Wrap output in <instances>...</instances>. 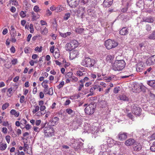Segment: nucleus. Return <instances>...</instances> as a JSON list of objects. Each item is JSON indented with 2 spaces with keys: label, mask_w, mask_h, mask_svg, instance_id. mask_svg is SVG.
<instances>
[{
  "label": "nucleus",
  "mask_w": 155,
  "mask_h": 155,
  "mask_svg": "<svg viewBox=\"0 0 155 155\" xmlns=\"http://www.w3.org/2000/svg\"><path fill=\"white\" fill-rule=\"evenodd\" d=\"M125 65V63L124 60H117L113 64L112 68L115 71H120L124 68Z\"/></svg>",
  "instance_id": "obj_1"
},
{
  "label": "nucleus",
  "mask_w": 155,
  "mask_h": 155,
  "mask_svg": "<svg viewBox=\"0 0 155 155\" xmlns=\"http://www.w3.org/2000/svg\"><path fill=\"white\" fill-rule=\"evenodd\" d=\"M95 63V61L94 59H91L87 57L83 60L81 63V64L87 67L93 66Z\"/></svg>",
  "instance_id": "obj_2"
},
{
  "label": "nucleus",
  "mask_w": 155,
  "mask_h": 155,
  "mask_svg": "<svg viewBox=\"0 0 155 155\" xmlns=\"http://www.w3.org/2000/svg\"><path fill=\"white\" fill-rule=\"evenodd\" d=\"M117 45V42L110 39L106 41L105 43V45L106 48L108 49H110L113 48H114Z\"/></svg>",
  "instance_id": "obj_3"
},
{
  "label": "nucleus",
  "mask_w": 155,
  "mask_h": 155,
  "mask_svg": "<svg viewBox=\"0 0 155 155\" xmlns=\"http://www.w3.org/2000/svg\"><path fill=\"white\" fill-rule=\"evenodd\" d=\"M131 110L132 113L135 115L140 116L141 110L137 104H134L131 106Z\"/></svg>",
  "instance_id": "obj_4"
},
{
  "label": "nucleus",
  "mask_w": 155,
  "mask_h": 155,
  "mask_svg": "<svg viewBox=\"0 0 155 155\" xmlns=\"http://www.w3.org/2000/svg\"><path fill=\"white\" fill-rule=\"evenodd\" d=\"M87 3V2H85L84 0L81 2V4L79 6V8L77 11L78 14H81L82 18L84 16L85 12L84 5Z\"/></svg>",
  "instance_id": "obj_5"
},
{
  "label": "nucleus",
  "mask_w": 155,
  "mask_h": 155,
  "mask_svg": "<svg viewBox=\"0 0 155 155\" xmlns=\"http://www.w3.org/2000/svg\"><path fill=\"white\" fill-rule=\"evenodd\" d=\"M95 107L94 104H89L84 109L85 113L88 115H91L94 111Z\"/></svg>",
  "instance_id": "obj_6"
},
{
  "label": "nucleus",
  "mask_w": 155,
  "mask_h": 155,
  "mask_svg": "<svg viewBox=\"0 0 155 155\" xmlns=\"http://www.w3.org/2000/svg\"><path fill=\"white\" fill-rule=\"evenodd\" d=\"M54 132L53 128L51 127H45L44 129V132L46 135L52 136Z\"/></svg>",
  "instance_id": "obj_7"
},
{
  "label": "nucleus",
  "mask_w": 155,
  "mask_h": 155,
  "mask_svg": "<svg viewBox=\"0 0 155 155\" xmlns=\"http://www.w3.org/2000/svg\"><path fill=\"white\" fill-rule=\"evenodd\" d=\"M146 63L148 65L155 64V55L149 57L146 61Z\"/></svg>",
  "instance_id": "obj_8"
},
{
  "label": "nucleus",
  "mask_w": 155,
  "mask_h": 155,
  "mask_svg": "<svg viewBox=\"0 0 155 155\" xmlns=\"http://www.w3.org/2000/svg\"><path fill=\"white\" fill-rule=\"evenodd\" d=\"M146 63L148 65L155 64V55L149 57L146 61Z\"/></svg>",
  "instance_id": "obj_9"
},
{
  "label": "nucleus",
  "mask_w": 155,
  "mask_h": 155,
  "mask_svg": "<svg viewBox=\"0 0 155 155\" xmlns=\"http://www.w3.org/2000/svg\"><path fill=\"white\" fill-rule=\"evenodd\" d=\"M67 2L70 7L75 8L78 5L79 0H67Z\"/></svg>",
  "instance_id": "obj_10"
},
{
  "label": "nucleus",
  "mask_w": 155,
  "mask_h": 155,
  "mask_svg": "<svg viewBox=\"0 0 155 155\" xmlns=\"http://www.w3.org/2000/svg\"><path fill=\"white\" fill-rule=\"evenodd\" d=\"M127 136V133L121 132L118 135V139L120 141H123L126 139Z\"/></svg>",
  "instance_id": "obj_11"
},
{
  "label": "nucleus",
  "mask_w": 155,
  "mask_h": 155,
  "mask_svg": "<svg viewBox=\"0 0 155 155\" xmlns=\"http://www.w3.org/2000/svg\"><path fill=\"white\" fill-rule=\"evenodd\" d=\"M154 21V18L151 16L144 17L143 18V21L148 23H153Z\"/></svg>",
  "instance_id": "obj_12"
},
{
  "label": "nucleus",
  "mask_w": 155,
  "mask_h": 155,
  "mask_svg": "<svg viewBox=\"0 0 155 155\" xmlns=\"http://www.w3.org/2000/svg\"><path fill=\"white\" fill-rule=\"evenodd\" d=\"M43 92L45 94H48L49 95H52L53 94V88L51 87L49 89L48 87H47L46 88H45L44 89Z\"/></svg>",
  "instance_id": "obj_13"
},
{
  "label": "nucleus",
  "mask_w": 155,
  "mask_h": 155,
  "mask_svg": "<svg viewBox=\"0 0 155 155\" xmlns=\"http://www.w3.org/2000/svg\"><path fill=\"white\" fill-rule=\"evenodd\" d=\"M133 148L136 151H139L142 148V146L139 143H135L133 145Z\"/></svg>",
  "instance_id": "obj_14"
},
{
  "label": "nucleus",
  "mask_w": 155,
  "mask_h": 155,
  "mask_svg": "<svg viewBox=\"0 0 155 155\" xmlns=\"http://www.w3.org/2000/svg\"><path fill=\"white\" fill-rule=\"evenodd\" d=\"M78 52L77 50H74L70 53V58L73 59L77 57Z\"/></svg>",
  "instance_id": "obj_15"
},
{
  "label": "nucleus",
  "mask_w": 155,
  "mask_h": 155,
  "mask_svg": "<svg viewBox=\"0 0 155 155\" xmlns=\"http://www.w3.org/2000/svg\"><path fill=\"white\" fill-rule=\"evenodd\" d=\"M135 140L133 139H129L125 141V143L127 146H130L134 144Z\"/></svg>",
  "instance_id": "obj_16"
},
{
  "label": "nucleus",
  "mask_w": 155,
  "mask_h": 155,
  "mask_svg": "<svg viewBox=\"0 0 155 155\" xmlns=\"http://www.w3.org/2000/svg\"><path fill=\"white\" fill-rule=\"evenodd\" d=\"M119 33L121 35H126L128 33V30L125 27L123 28L120 31Z\"/></svg>",
  "instance_id": "obj_17"
},
{
  "label": "nucleus",
  "mask_w": 155,
  "mask_h": 155,
  "mask_svg": "<svg viewBox=\"0 0 155 155\" xmlns=\"http://www.w3.org/2000/svg\"><path fill=\"white\" fill-rule=\"evenodd\" d=\"M143 67L142 64H138L136 66V70L138 72H142Z\"/></svg>",
  "instance_id": "obj_18"
},
{
  "label": "nucleus",
  "mask_w": 155,
  "mask_h": 155,
  "mask_svg": "<svg viewBox=\"0 0 155 155\" xmlns=\"http://www.w3.org/2000/svg\"><path fill=\"white\" fill-rule=\"evenodd\" d=\"M65 48L67 51H71L74 49L70 43H67L65 46Z\"/></svg>",
  "instance_id": "obj_19"
},
{
  "label": "nucleus",
  "mask_w": 155,
  "mask_h": 155,
  "mask_svg": "<svg viewBox=\"0 0 155 155\" xmlns=\"http://www.w3.org/2000/svg\"><path fill=\"white\" fill-rule=\"evenodd\" d=\"M70 43L74 49L78 47V42L75 40H73L71 41Z\"/></svg>",
  "instance_id": "obj_20"
},
{
  "label": "nucleus",
  "mask_w": 155,
  "mask_h": 155,
  "mask_svg": "<svg viewBox=\"0 0 155 155\" xmlns=\"http://www.w3.org/2000/svg\"><path fill=\"white\" fill-rule=\"evenodd\" d=\"M147 84L150 87L155 88V80H152L148 81Z\"/></svg>",
  "instance_id": "obj_21"
},
{
  "label": "nucleus",
  "mask_w": 155,
  "mask_h": 155,
  "mask_svg": "<svg viewBox=\"0 0 155 155\" xmlns=\"http://www.w3.org/2000/svg\"><path fill=\"white\" fill-rule=\"evenodd\" d=\"M83 144L81 142H79L77 143V145L75 144L73 146H74V148L76 150H77L81 148V147Z\"/></svg>",
  "instance_id": "obj_22"
},
{
  "label": "nucleus",
  "mask_w": 155,
  "mask_h": 155,
  "mask_svg": "<svg viewBox=\"0 0 155 155\" xmlns=\"http://www.w3.org/2000/svg\"><path fill=\"white\" fill-rule=\"evenodd\" d=\"M11 30L10 31L11 35H13L16 36V33L15 31V28L13 27V26H11Z\"/></svg>",
  "instance_id": "obj_23"
},
{
  "label": "nucleus",
  "mask_w": 155,
  "mask_h": 155,
  "mask_svg": "<svg viewBox=\"0 0 155 155\" xmlns=\"http://www.w3.org/2000/svg\"><path fill=\"white\" fill-rule=\"evenodd\" d=\"M60 54L59 50L57 49V51H55L54 53L53 54V55L55 59L58 58L59 57Z\"/></svg>",
  "instance_id": "obj_24"
},
{
  "label": "nucleus",
  "mask_w": 155,
  "mask_h": 155,
  "mask_svg": "<svg viewBox=\"0 0 155 155\" xmlns=\"http://www.w3.org/2000/svg\"><path fill=\"white\" fill-rule=\"evenodd\" d=\"M148 38L150 39H155V31H153L152 34L150 35Z\"/></svg>",
  "instance_id": "obj_25"
},
{
  "label": "nucleus",
  "mask_w": 155,
  "mask_h": 155,
  "mask_svg": "<svg viewBox=\"0 0 155 155\" xmlns=\"http://www.w3.org/2000/svg\"><path fill=\"white\" fill-rule=\"evenodd\" d=\"M99 86L98 85H94L93 87H92L90 90V92L91 93H92L96 89H98Z\"/></svg>",
  "instance_id": "obj_26"
},
{
  "label": "nucleus",
  "mask_w": 155,
  "mask_h": 155,
  "mask_svg": "<svg viewBox=\"0 0 155 155\" xmlns=\"http://www.w3.org/2000/svg\"><path fill=\"white\" fill-rule=\"evenodd\" d=\"M64 9V8L61 6H58L57 7H56L55 9V12H59L63 11Z\"/></svg>",
  "instance_id": "obj_27"
},
{
  "label": "nucleus",
  "mask_w": 155,
  "mask_h": 155,
  "mask_svg": "<svg viewBox=\"0 0 155 155\" xmlns=\"http://www.w3.org/2000/svg\"><path fill=\"white\" fill-rule=\"evenodd\" d=\"M151 27L150 25H147L145 27V29L146 30V33H148L149 31H150L151 30Z\"/></svg>",
  "instance_id": "obj_28"
},
{
  "label": "nucleus",
  "mask_w": 155,
  "mask_h": 155,
  "mask_svg": "<svg viewBox=\"0 0 155 155\" xmlns=\"http://www.w3.org/2000/svg\"><path fill=\"white\" fill-rule=\"evenodd\" d=\"M132 89L134 90L136 92L139 91V85H134V87L132 88Z\"/></svg>",
  "instance_id": "obj_29"
},
{
  "label": "nucleus",
  "mask_w": 155,
  "mask_h": 155,
  "mask_svg": "<svg viewBox=\"0 0 155 155\" xmlns=\"http://www.w3.org/2000/svg\"><path fill=\"white\" fill-rule=\"evenodd\" d=\"M32 20L33 21L35 20L38 18V17H36V15L35 14L34 12H32Z\"/></svg>",
  "instance_id": "obj_30"
},
{
  "label": "nucleus",
  "mask_w": 155,
  "mask_h": 155,
  "mask_svg": "<svg viewBox=\"0 0 155 155\" xmlns=\"http://www.w3.org/2000/svg\"><path fill=\"white\" fill-rule=\"evenodd\" d=\"M48 32V30L46 27L44 28L43 30H41V34L45 35H46Z\"/></svg>",
  "instance_id": "obj_31"
},
{
  "label": "nucleus",
  "mask_w": 155,
  "mask_h": 155,
  "mask_svg": "<svg viewBox=\"0 0 155 155\" xmlns=\"http://www.w3.org/2000/svg\"><path fill=\"white\" fill-rule=\"evenodd\" d=\"M7 147V145L6 144H1L0 145V149L1 150H5Z\"/></svg>",
  "instance_id": "obj_32"
},
{
  "label": "nucleus",
  "mask_w": 155,
  "mask_h": 155,
  "mask_svg": "<svg viewBox=\"0 0 155 155\" xmlns=\"http://www.w3.org/2000/svg\"><path fill=\"white\" fill-rule=\"evenodd\" d=\"M120 99L121 100L123 101H126L128 100V98L124 95H122L120 96Z\"/></svg>",
  "instance_id": "obj_33"
},
{
  "label": "nucleus",
  "mask_w": 155,
  "mask_h": 155,
  "mask_svg": "<svg viewBox=\"0 0 155 155\" xmlns=\"http://www.w3.org/2000/svg\"><path fill=\"white\" fill-rule=\"evenodd\" d=\"M70 14L69 13H68L65 14L64 17V19L65 20H67L68 18L70 17Z\"/></svg>",
  "instance_id": "obj_34"
},
{
  "label": "nucleus",
  "mask_w": 155,
  "mask_h": 155,
  "mask_svg": "<svg viewBox=\"0 0 155 155\" xmlns=\"http://www.w3.org/2000/svg\"><path fill=\"white\" fill-rule=\"evenodd\" d=\"M24 150L25 151H26L28 150V148H29V146L28 144L25 143L24 142Z\"/></svg>",
  "instance_id": "obj_35"
},
{
  "label": "nucleus",
  "mask_w": 155,
  "mask_h": 155,
  "mask_svg": "<svg viewBox=\"0 0 155 155\" xmlns=\"http://www.w3.org/2000/svg\"><path fill=\"white\" fill-rule=\"evenodd\" d=\"M150 150L153 152H155V141L153 142L152 146H151Z\"/></svg>",
  "instance_id": "obj_36"
},
{
  "label": "nucleus",
  "mask_w": 155,
  "mask_h": 155,
  "mask_svg": "<svg viewBox=\"0 0 155 155\" xmlns=\"http://www.w3.org/2000/svg\"><path fill=\"white\" fill-rule=\"evenodd\" d=\"M136 5L138 7L140 8L143 6V3L142 1H141L140 2H138L137 3Z\"/></svg>",
  "instance_id": "obj_37"
},
{
  "label": "nucleus",
  "mask_w": 155,
  "mask_h": 155,
  "mask_svg": "<svg viewBox=\"0 0 155 155\" xmlns=\"http://www.w3.org/2000/svg\"><path fill=\"white\" fill-rule=\"evenodd\" d=\"M73 73L72 72H69L67 73L66 75V77H68V78H71L72 76Z\"/></svg>",
  "instance_id": "obj_38"
},
{
  "label": "nucleus",
  "mask_w": 155,
  "mask_h": 155,
  "mask_svg": "<svg viewBox=\"0 0 155 155\" xmlns=\"http://www.w3.org/2000/svg\"><path fill=\"white\" fill-rule=\"evenodd\" d=\"M84 29L82 28H78L76 29V32L79 33H82L84 31Z\"/></svg>",
  "instance_id": "obj_39"
},
{
  "label": "nucleus",
  "mask_w": 155,
  "mask_h": 155,
  "mask_svg": "<svg viewBox=\"0 0 155 155\" xmlns=\"http://www.w3.org/2000/svg\"><path fill=\"white\" fill-rule=\"evenodd\" d=\"M64 81H62L60 82L59 85L57 86V87L58 88L60 89L64 86Z\"/></svg>",
  "instance_id": "obj_40"
},
{
  "label": "nucleus",
  "mask_w": 155,
  "mask_h": 155,
  "mask_svg": "<svg viewBox=\"0 0 155 155\" xmlns=\"http://www.w3.org/2000/svg\"><path fill=\"white\" fill-rule=\"evenodd\" d=\"M94 11L91 9H89L87 10V14L88 15H91V16H93V14H90L91 13H93Z\"/></svg>",
  "instance_id": "obj_41"
},
{
  "label": "nucleus",
  "mask_w": 155,
  "mask_h": 155,
  "mask_svg": "<svg viewBox=\"0 0 155 155\" xmlns=\"http://www.w3.org/2000/svg\"><path fill=\"white\" fill-rule=\"evenodd\" d=\"M14 91H13L11 87L8 89L7 91V92H8L10 95L9 96H10L13 93Z\"/></svg>",
  "instance_id": "obj_42"
},
{
  "label": "nucleus",
  "mask_w": 155,
  "mask_h": 155,
  "mask_svg": "<svg viewBox=\"0 0 155 155\" xmlns=\"http://www.w3.org/2000/svg\"><path fill=\"white\" fill-rule=\"evenodd\" d=\"M35 107V109L32 112L33 114L35 113L36 112H38L39 109V107L38 106H37Z\"/></svg>",
  "instance_id": "obj_43"
},
{
  "label": "nucleus",
  "mask_w": 155,
  "mask_h": 155,
  "mask_svg": "<svg viewBox=\"0 0 155 155\" xmlns=\"http://www.w3.org/2000/svg\"><path fill=\"white\" fill-rule=\"evenodd\" d=\"M76 74L77 75L80 77L83 76L84 75V73L81 71L79 70L76 73Z\"/></svg>",
  "instance_id": "obj_44"
},
{
  "label": "nucleus",
  "mask_w": 155,
  "mask_h": 155,
  "mask_svg": "<svg viewBox=\"0 0 155 155\" xmlns=\"http://www.w3.org/2000/svg\"><path fill=\"white\" fill-rule=\"evenodd\" d=\"M9 105L8 103H6L3 105L2 106V109L3 110L5 109Z\"/></svg>",
  "instance_id": "obj_45"
},
{
  "label": "nucleus",
  "mask_w": 155,
  "mask_h": 155,
  "mask_svg": "<svg viewBox=\"0 0 155 155\" xmlns=\"http://www.w3.org/2000/svg\"><path fill=\"white\" fill-rule=\"evenodd\" d=\"M45 81H44L42 82L41 84V85L44 88H46L47 87L48 88V86L47 85V84L45 83Z\"/></svg>",
  "instance_id": "obj_46"
},
{
  "label": "nucleus",
  "mask_w": 155,
  "mask_h": 155,
  "mask_svg": "<svg viewBox=\"0 0 155 155\" xmlns=\"http://www.w3.org/2000/svg\"><path fill=\"white\" fill-rule=\"evenodd\" d=\"M16 36L12 35H11V39L12 41L13 42H15L16 41V39L15 38V37Z\"/></svg>",
  "instance_id": "obj_47"
},
{
  "label": "nucleus",
  "mask_w": 155,
  "mask_h": 155,
  "mask_svg": "<svg viewBox=\"0 0 155 155\" xmlns=\"http://www.w3.org/2000/svg\"><path fill=\"white\" fill-rule=\"evenodd\" d=\"M35 50L36 51H38V52H40L42 50V47H40V48H39L38 47H37L35 48Z\"/></svg>",
  "instance_id": "obj_48"
},
{
  "label": "nucleus",
  "mask_w": 155,
  "mask_h": 155,
  "mask_svg": "<svg viewBox=\"0 0 155 155\" xmlns=\"http://www.w3.org/2000/svg\"><path fill=\"white\" fill-rule=\"evenodd\" d=\"M33 10L35 12H37L39 11L40 9H39V8L38 6L36 5L34 6Z\"/></svg>",
  "instance_id": "obj_49"
},
{
  "label": "nucleus",
  "mask_w": 155,
  "mask_h": 155,
  "mask_svg": "<svg viewBox=\"0 0 155 155\" xmlns=\"http://www.w3.org/2000/svg\"><path fill=\"white\" fill-rule=\"evenodd\" d=\"M59 120V118L57 117H55L53 120L52 122H54V124L56 123Z\"/></svg>",
  "instance_id": "obj_50"
},
{
  "label": "nucleus",
  "mask_w": 155,
  "mask_h": 155,
  "mask_svg": "<svg viewBox=\"0 0 155 155\" xmlns=\"http://www.w3.org/2000/svg\"><path fill=\"white\" fill-rule=\"evenodd\" d=\"M20 15L22 18H24L26 16L25 13L23 11H21L20 13Z\"/></svg>",
  "instance_id": "obj_51"
},
{
  "label": "nucleus",
  "mask_w": 155,
  "mask_h": 155,
  "mask_svg": "<svg viewBox=\"0 0 155 155\" xmlns=\"http://www.w3.org/2000/svg\"><path fill=\"white\" fill-rule=\"evenodd\" d=\"M66 112L69 114H71L73 113V110L70 108H68L66 110Z\"/></svg>",
  "instance_id": "obj_52"
},
{
  "label": "nucleus",
  "mask_w": 155,
  "mask_h": 155,
  "mask_svg": "<svg viewBox=\"0 0 155 155\" xmlns=\"http://www.w3.org/2000/svg\"><path fill=\"white\" fill-rule=\"evenodd\" d=\"M140 89H141V91H142L143 92H145L146 89L145 87L143 86H140Z\"/></svg>",
  "instance_id": "obj_53"
},
{
  "label": "nucleus",
  "mask_w": 155,
  "mask_h": 155,
  "mask_svg": "<svg viewBox=\"0 0 155 155\" xmlns=\"http://www.w3.org/2000/svg\"><path fill=\"white\" fill-rule=\"evenodd\" d=\"M5 139L7 141V143H9L10 140V137L9 135H7L5 137Z\"/></svg>",
  "instance_id": "obj_54"
},
{
  "label": "nucleus",
  "mask_w": 155,
  "mask_h": 155,
  "mask_svg": "<svg viewBox=\"0 0 155 155\" xmlns=\"http://www.w3.org/2000/svg\"><path fill=\"white\" fill-rule=\"evenodd\" d=\"M25 97L24 96H22L21 97L20 101L21 103H23L25 100Z\"/></svg>",
  "instance_id": "obj_55"
},
{
  "label": "nucleus",
  "mask_w": 155,
  "mask_h": 155,
  "mask_svg": "<svg viewBox=\"0 0 155 155\" xmlns=\"http://www.w3.org/2000/svg\"><path fill=\"white\" fill-rule=\"evenodd\" d=\"M119 87H115L114 89V92L116 94L118 93L119 90Z\"/></svg>",
  "instance_id": "obj_56"
},
{
  "label": "nucleus",
  "mask_w": 155,
  "mask_h": 155,
  "mask_svg": "<svg viewBox=\"0 0 155 155\" xmlns=\"http://www.w3.org/2000/svg\"><path fill=\"white\" fill-rule=\"evenodd\" d=\"M12 64L13 65H15L17 62V60L16 59H14L12 61Z\"/></svg>",
  "instance_id": "obj_57"
},
{
  "label": "nucleus",
  "mask_w": 155,
  "mask_h": 155,
  "mask_svg": "<svg viewBox=\"0 0 155 155\" xmlns=\"http://www.w3.org/2000/svg\"><path fill=\"white\" fill-rule=\"evenodd\" d=\"M19 78V77L18 76H17L13 79V81L14 82H16L18 80Z\"/></svg>",
  "instance_id": "obj_58"
},
{
  "label": "nucleus",
  "mask_w": 155,
  "mask_h": 155,
  "mask_svg": "<svg viewBox=\"0 0 155 155\" xmlns=\"http://www.w3.org/2000/svg\"><path fill=\"white\" fill-rule=\"evenodd\" d=\"M38 57V55L36 54H33L32 56V58L33 59L35 60Z\"/></svg>",
  "instance_id": "obj_59"
},
{
  "label": "nucleus",
  "mask_w": 155,
  "mask_h": 155,
  "mask_svg": "<svg viewBox=\"0 0 155 155\" xmlns=\"http://www.w3.org/2000/svg\"><path fill=\"white\" fill-rule=\"evenodd\" d=\"M41 122V120H37L35 122V125L36 126H38L40 124Z\"/></svg>",
  "instance_id": "obj_60"
},
{
  "label": "nucleus",
  "mask_w": 155,
  "mask_h": 155,
  "mask_svg": "<svg viewBox=\"0 0 155 155\" xmlns=\"http://www.w3.org/2000/svg\"><path fill=\"white\" fill-rule=\"evenodd\" d=\"M7 129L6 127H3L2 129V132L5 134L7 133Z\"/></svg>",
  "instance_id": "obj_61"
},
{
  "label": "nucleus",
  "mask_w": 155,
  "mask_h": 155,
  "mask_svg": "<svg viewBox=\"0 0 155 155\" xmlns=\"http://www.w3.org/2000/svg\"><path fill=\"white\" fill-rule=\"evenodd\" d=\"M8 29L7 28H5L3 31L2 34L3 35H5L8 33Z\"/></svg>",
  "instance_id": "obj_62"
},
{
  "label": "nucleus",
  "mask_w": 155,
  "mask_h": 155,
  "mask_svg": "<svg viewBox=\"0 0 155 155\" xmlns=\"http://www.w3.org/2000/svg\"><path fill=\"white\" fill-rule=\"evenodd\" d=\"M39 97H40L41 99L43 98L44 97V95L42 92H41L39 93Z\"/></svg>",
  "instance_id": "obj_63"
},
{
  "label": "nucleus",
  "mask_w": 155,
  "mask_h": 155,
  "mask_svg": "<svg viewBox=\"0 0 155 155\" xmlns=\"http://www.w3.org/2000/svg\"><path fill=\"white\" fill-rule=\"evenodd\" d=\"M10 50L11 52L14 53L15 51V47L14 46H12L10 48Z\"/></svg>",
  "instance_id": "obj_64"
}]
</instances>
